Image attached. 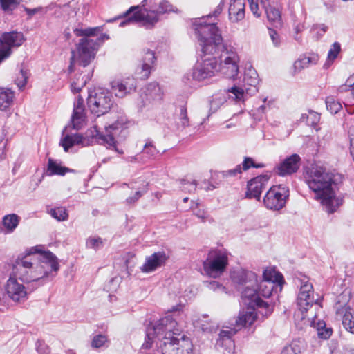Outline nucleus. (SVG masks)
<instances>
[{"label": "nucleus", "instance_id": "nucleus-1", "mask_svg": "<svg viewBox=\"0 0 354 354\" xmlns=\"http://www.w3.org/2000/svg\"><path fill=\"white\" fill-rule=\"evenodd\" d=\"M204 18L194 24V31L204 55H212L221 50L218 71L227 78H235L239 73V57L235 48L223 44L220 30L213 23L207 24Z\"/></svg>", "mask_w": 354, "mask_h": 354}, {"label": "nucleus", "instance_id": "nucleus-2", "mask_svg": "<svg viewBox=\"0 0 354 354\" xmlns=\"http://www.w3.org/2000/svg\"><path fill=\"white\" fill-rule=\"evenodd\" d=\"M59 268L57 258L51 252L41 254L40 259L28 252L19 256L12 265V275L26 283H36L43 286L53 272H57Z\"/></svg>", "mask_w": 354, "mask_h": 354}, {"label": "nucleus", "instance_id": "nucleus-3", "mask_svg": "<svg viewBox=\"0 0 354 354\" xmlns=\"http://www.w3.org/2000/svg\"><path fill=\"white\" fill-rule=\"evenodd\" d=\"M305 178L309 188L315 193V198L320 200L327 212L332 214L342 205L344 197L335 195L332 187L333 175L326 168L312 166L306 171Z\"/></svg>", "mask_w": 354, "mask_h": 354}, {"label": "nucleus", "instance_id": "nucleus-4", "mask_svg": "<svg viewBox=\"0 0 354 354\" xmlns=\"http://www.w3.org/2000/svg\"><path fill=\"white\" fill-rule=\"evenodd\" d=\"M141 6H131L118 18L127 17L120 24L123 27L130 23H140L147 29L153 28L159 21V15L169 12H177L167 0H147Z\"/></svg>", "mask_w": 354, "mask_h": 354}, {"label": "nucleus", "instance_id": "nucleus-5", "mask_svg": "<svg viewBox=\"0 0 354 354\" xmlns=\"http://www.w3.org/2000/svg\"><path fill=\"white\" fill-rule=\"evenodd\" d=\"M177 322L171 315L160 319L153 329V333L158 337H162V342H156L161 349L162 354H180L177 346V338L172 336L175 333Z\"/></svg>", "mask_w": 354, "mask_h": 354}, {"label": "nucleus", "instance_id": "nucleus-6", "mask_svg": "<svg viewBox=\"0 0 354 354\" xmlns=\"http://www.w3.org/2000/svg\"><path fill=\"white\" fill-rule=\"evenodd\" d=\"M108 39L109 35L106 33L101 34L96 39L81 38L76 47L79 64L83 67L88 66L94 59L100 46Z\"/></svg>", "mask_w": 354, "mask_h": 354}, {"label": "nucleus", "instance_id": "nucleus-7", "mask_svg": "<svg viewBox=\"0 0 354 354\" xmlns=\"http://www.w3.org/2000/svg\"><path fill=\"white\" fill-rule=\"evenodd\" d=\"M228 252L222 250H212L203 262V270L206 275L218 278L225 271L229 262Z\"/></svg>", "mask_w": 354, "mask_h": 354}, {"label": "nucleus", "instance_id": "nucleus-8", "mask_svg": "<svg viewBox=\"0 0 354 354\" xmlns=\"http://www.w3.org/2000/svg\"><path fill=\"white\" fill-rule=\"evenodd\" d=\"M124 122L123 120H117L115 122L105 125L104 133L100 131L99 127L95 124L93 127V138L97 140L100 144H106L109 148H113L120 154L123 153L122 150L117 148L116 138L124 129Z\"/></svg>", "mask_w": 354, "mask_h": 354}, {"label": "nucleus", "instance_id": "nucleus-9", "mask_svg": "<svg viewBox=\"0 0 354 354\" xmlns=\"http://www.w3.org/2000/svg\"><path fill=\"white\" fill-rule=\"evenodd\" d=\"M113 104L111 94L109 91L102 89L97 90L94 94H89L87 98L88 109L92 113L95 114L97 117L108 113Z\"/></svg>", "mask_w": 354, "mask_h": 354}, {"label": "nucleus", "instance_id": "nucleus-10", "mask_svg": "<svg viewBox=\"0 0 354 354\" xmlns=\"http://www.w3.org/2000/svg\"><path fill=\"white\" fill-rule=\"evenodd\" d=\"M288 197L289 188L286 185H274L265 195L263 203L268 209L279 211L285 207Z\"/></svg>", "mask_w": 354, "mask_h": 354}, {"label": "nucleus", "instance_id": "nucleus-11", "mask_svg": "<svg viewBox=\"0 0 354 354\" xmlns=\"http://www.w3.org/2000/svg\"><path fill=\"white\" fill-rule=\"evenodd\" d=\"M258 74L255 69L250 68L246 70L244 74V88L234 86L229 88L227 91L232 94V98L237 101H241L244 98L245 91L246 94L250 95H252L258 92Z\"/></svg>", "mask_w": 354, "mask_h": 354}, {"label": "nucleus", "instance_id": "nucleus-12", "mask_svg": "<svg viewBox=\"0 0 354 354\" xmlns=\"http://www.w3.org/2000/svg\"><path fill=\"white\" fill-rule=\"evenodd\" d=\"M257 286L258 279L257 278L255 283H248L245 286L244 289L241 292V298L253 310L255 308H263L265 309L264 313L268 315L272 313V309L267 302L259 297Z\"/></svg>", "mask_w": 354, "mask_h": 354}, {"label": "nucleus", "instance_id": "nucleus-13", "mask_svg": "<svg viewBox=\"0 0 354 354\" xmlns=\"http://www.w3.org/2000/svg\"><path fill=\"white\" fill-rule=\"evenodd\" d=\"M219 71L216 58L211 56L196 64L192 76L194 80L201 81L214 76Z\"/></svg>", "mask_w": 354, "mask_h": 354}, {"label": "nucleus", "instance_id": "nucleus-14", "mask_svg": "<svg viewBox=\"0 0 354 354\" xmlns=\"http://www.w3.org/2000/svg\"><path fill=\"white\" fill-rule=\"evenodd\" d=\"M18 278L11 272L5 285V290L8 297L14 302L24 303L28 299L27 289L23 283L17 281Z\"/></svg>", "mask_w": 354, "mask_h": 354}, {"label": "nucleus", "instance_id": "nucleus-15", "mask_svg": "<svg viewBox=\"0 0 354 354\" xmlns=\"http://www.w3.org/2000/svg\"><path fill=\"white\" fill-rule=\"evenodd\" d=\"M265 167L263 163L256 164L254 160L250 157H245L242 164L236 165L234 169H228L226 171H216L214 176L218 178L228 179L237 177L241 174L243 171H247L251 167L254 168H263Z\"/></svg>", "mask_w": 354, "mask_h": 354}, {"label": "nucleus", "instance_id": "nucleus-16", "mask_svg": "<svg viewBox=\"0 0 354 354\" xmlns=\"http://www.w3.org/2000/svg\"><path fill=\"white\" fill-rule=\"evenodd\" d=\"M313 294V285L308 281L302 282L297 297V305L302 313H306L314 304Z\"/></svg>", "mask_w": 354, "mask_h": 354}, {"label": "nucleus", "instance_id": "nucleus-17", "mask_svg": "<svg viewBox=\"0 0 354 354\" xmlns=\"http://www.w3.org/2000/svg\"><path fill=\"white\" fill-rule=\"evenodd\" d=\"M270 179V176L267 174L259 175L251 179L248 182L246 196L252 198H254L260 201L261 194Z\"/></svg>", "mask_w": 354, "mask_h": 354}, {"label": "nucleus", "instance_id": "nucleus-18", "mask_svg": "<svg viewBox=\"0 0 354 354\" xmlns=\"http://www.w3.org/2000/svg\"><path fill=\"white\" fill-rule=\"evenodd\" d=\"M301 158L298 154L294 153L285 158L281 163L275 167L274 172L281 176L291 175L296 173L300 167Z\"/></svg>", "mask_w": 354, "mask_h": 354}, {"label": "nucleus", "instance_id": "nucleus-19", "mask_svg": "<svg viewBox=\"0 0 354 354\" xmlns=\"http://www.w3.org/2000/svg\"><path fill=\"white\" fill-rule=\"evenodd\" d=\"M136 88V80L132 77H127L111 82L112 91L116 97L120 98H122L135 91Z\"/></svg>", "mask_w": 354, "mask_h": 354}, {"label": "nucleus", "instance_id": "nucleus-20", "mask_svg": "<svg viewBox=\"0 0 354 354\" xmlns=\"http://www.w3.org/2000/svg\"><path fill=\"white\" fill-rule=\"evenodd\" d=\"M169 257L165 251H158L151 255L147 257L145 261L141 266L142 272L149 273L156 270L158 268L164 266Z\"/></svg>", "mask_w": 354, "mask_h": 354}, {"label": "nucleus", "instance_id": "nucleus-21", "mask_svg": "<svg viewBox=\"0 0 354 354\" xmlns=\"http://www.w3.org/2000/svg\"><path fill=\"white\" fill-rule=\"evenodd\" d=\"M156 59V57L153 51L150 50H145L141 64L137 67L136 71L138 78L146 80L149 77L151 70L154 67Z\"/></svg>", "mask_w": 354, "mask_h": 354}, {"label": "nucleus", "instance_id": "nucleus-22", "mask_svg": "<svg viewBox=\"0 0 354 354\" xmlns=\"http://www.w3.org/2000/svg\"><path fill=\"white\" fill-rule=\"evenodd\" d=\"M25 40L24 34L17 31L3 32L0 36V44L12 50L21 46Z\"/></svg>", "mask_w": 354, "mask_h": 354}, {"label": "nucleus", "instance_id": "nucleus-23", "mask_svg": "<svg viewBox=\"0 0 354 354\" xmlns=\"http://www.w3.org/2000/svg\"><path fill=\"white\" fill-rule=\"evenodd\" d=\"M236 330L231 329L230 330H221L219 333V337L216 340V347L218 349L219 348H223L224 354H231L234 353V342L232 339V337L236 333Z\"/></svg>", "mask_w": 354, "mask_h": 354}, {"label": "nucleus", "instance_id": "nucleus-24", "mask_svg": "<svg viewBox=\"0 0 354 354\" xmlns=\"http://www.w3.org/2000/svg\"><path fill=\"white\" fill-rule=\"evenodd\" d=\"M73 128L80 129L86 123V113L84 106V100L79 97L74 104L73 112L71 116Z\"/></svg>", "mask_w": 354, "mask_h": 354}, {"label": "nucleus", "instance_id": "nucleus-25", "mask_svg": "<svg viewBox=\"0 0 354 354\" xmlns=\"http://www.w3.org/2000/svg\"><path fill=\"white\" fill-rule=\"evenodd\" d=\"M336 315L342 318V324L346 330L354 334V312L348 305L337 307Z\"/></svg>", "mask_w": 354, "mask_h": 354}, {"label": "nucleus", "instance_id": "nucleus-26", "mask_svg": "<svg viewBox=\"0 0 354 354\" xmlns=\"http://www.w3.org/2000/svg\"><path fill=\"white\" fill-rule=\"evenodd\" d=\"M60 145L67 152L70 148L75 145H81L82 147L90 145V140L83 137L80 133L67 134L61 140Z\"/></svg>", "mask_w": 354, "mask_h": 354}, {"label": "nucleus", "instance_id": "nucleus-27", "mask_svg": "<svg viewBox=\"0 0 354 354\" xmlns=\"http://www.w3.org/2000/svg\"><path fill=\"white\" fill-rule=\"evenodd\" d=\"M229 17L232 22H238L245 17V2L234 0L229 7Z\"/></svg>", "mask_w": 354, "mask_h": 354}, {"label": "nucleus", "instance_id": "nucleus-28", "mask_svg": "<svg viewBox=\"0 0 354 354\" xmlns=\"http://www.w3.org/2000/svg\"><path fill=\"white\" fill-rule=\"evenodd\" d=\"M257 274L252 271L244 270L234 272L232 278L234 283L246 286L248 283H255L257 282Z\"/></svg>", "mask_w": 354, "mask_h": 354}, {"label": "nucleus", "instance_id": "nucleus-29", "mask_svg": "<svg viewBox=\"0 0 354 354\" xmlns=\"http://www.w3.org/2000/svg\"><path fill=\"white\" fill-rule=\"evenodd\" d=\"M21 218L16 214L4 216L1 225L4 227L5 234H10L15 231L20 222Z\"/></svg>", "mask_w": 354, "mask_h": 354}, {"label": "nucleus", "instance_id": "nucleus-30", "mask_svg": "<svg viewBox=\"0 0 354 354\" xmlns=\"http://www.w3.org/2000/svg\"><path fill=\"white\" fill-rule=\"evenodd\" d=\"M71 171H72L71 169L62 166L60 163H58L53 158H48L46 170L48 176H64L66 173Z\"/></svg>", "mask_w": 354, "mask_h": 354}, {"label": "nucleus", "instance_id": "nucleus-31", "mask_svg": "<svg viewBox=\"0 0 354 354\" xmlns=\"http://www.w3.org/2000/svg\"><path fill=\"white\" fill-rule=\"evenodd\" d=\"M262 281L274 283V284L279 286L280 290L282 289V286L284 283L282 274L272 269H266L264 270Z\"/></svg>", "mask_w": 354, "mask_h": 354}, {"label": "nucleus", "instance_id": "nucleus-32", "mask_svg": "<svg viewBox=\"0 0 354 354\" xmlns=\"http://www.w3.org/2000/svg\"><path fill=\"white\" fill-rule=\"evenodd\" d=\"M256 317V314L253 310L241 311L236 320V326L238 327L250 326L255 321Z\"/></svg>", "mask_w": 354, "mask_h": 354}, {"label": "nucleus", "instance_id": "nucleus-33", "mask_svg": "<svg viewBox=\"0 0 354 354\" xmlns=\"http://www.w3.org/2000/svg\"><path fill=\"white\" fill-rule=\"evenodd\" d=\"M15 93L10 89L0 88V111H6L12 104Z\"/></svg>", "mask_w": 354, "mask_h": 354}, {"label": "nucleus", "instance_id": "nucleus-34", "mask_svg": "<svg viewBox=\"0 0 354 354\" xmlns=\"http://www.w3.org/2000/svg\"><path fill=\"white\" fill-rule=\"evenodd\" d=\"M318 56L316 55H313L312 57L303 55L295 62L293 67L296 72H299L308 67L310 64H316Z\"/></svg>", "mask_w": 354, "mask_h": 354}, {"label": "nucleus", "instance_id": "nucleus-35", "mask_svg": "<svg viewBox=\"0 0 354 354\" xmlns=\"http://www.w3.org/2000/svg\"><path fill=\"white\" fill-rule=\"evenodd\" d=\"M304 343L300 339H294L286 345L281 350V354H301Z\"/></svg>", "mask_w": 354, "mask_h": 354}, {"label": "nucleus", "instance_id": "nucleus-36", "mask_svg": "<svg viewBox=\"0 0 354 354\" xmlns=\"http://www.w3.org/2000/svg\"><path fill=\"white\" fill-rule=\"evenodd\" d=\"M177 346L178 347V353L180 354H191L192 352V342L189 337L185 335L180 338H177Z\"/></svg>", "mask_w": 354, "mask_h": 354}, {"label": "nucleus", "instance_id": "nucleus-37", "mask_svg": "<svg viewBox=\"0 0 354 354\" xmlns=\"http://www.w3.org/2000/svg\"><path fill=\"white\" fill-rule=\"evenodd\" d=\"M320 120V115L312 110L308 111V113H304L300 118L301 122L315 128Z\"/></svg>", "mask_w": 354, "mask_h": 354}, {"label": "nucleus", "instance_id": "nucleus-38", "mask_svg": "<svg viewBox=\"0 0 354 354\" xmlns=\"http://www.w3.org/2000/svg\"><path fill=\"white\" fill-rule=\"evenodd\" d=\"M104 30L103 26H96L93 28H76L74 30L75 34L77 37H83L89 38L91 36H95L99 32H102Z\"/></svg>", "mask_w": 354, "mask_h": 354}, {"label": "nucleus", "instance_id": "nucleus-39", "mask_svg": "<svg viewBox=\"0 0 354 354\" xmlns=\"http://www.w3.org/2000/svg\"><path fill=\"white\" fill-rule=\"evenodd\" d=\"M276 286V284L271 281L261 280L259 283H258L257 289L259 294L266 298H268L272 295L273 289Z\"/></svg>", "mask_w": 354, "mask_h": 354}, {"label": "nucleus", "instance_id": "nucleus-40", "mask_svg": "<svg viewBox=\"0 0 354 354\" xmlns=\"http://www.w3.org/2000/svg\"><path fill=\"white\" fill-rule=\"evenodd\" d=\"M109 344V340L106 335L98 334L93 337L91 342V346L94 348H100L102 347H108Z\"/></svg>", "mask_w": 354, "mask_h": 354}, {"label": "nucleus", "instance_id": "nucleus-41", "mask_svg": "<svg viewBox=\"0 0 354 354\" xmlns=\"http://www.w3.org/2000/svg\"><path fill=\"white\" fill-rule=\"evenodd\" d=\"M153 328L154 325L152 327H149L147 328L145 342L142 346V349L145 350L151 348L156 339L162 342V337H158L156 334L153 333Z\"/></svg>", "mask_w": 354, "mask_h": 354}, {"label": "nucleus", "instance_id": "nucleus-42", "mask_svg": "<svg viewBox=\"0 0 354 354\" xmlns=\"http://www.w3.org/2000/svg\"><path fill=\"white\" fill-rule=\"evenodd\" d=\"M29 75L30 73L28 70L24 69L22 67L20 68L15 80V84L20 90H22L26 86Z\"/></svg>", "mask_w": 354, "mask_h": 354}, {"label": "nucleus", "instance_id": "nucleus-43", "mask_svg": "<svg viewBox=\"0 0 354 354\" xmlns=\"http://www.w3.org/2000/svg\"><path fill=\"white\" fill-rule=\"evenodd\" d=\"M250 8L256 17H260L261 15V9L266 8V5L268 4V0H248Z\"/></svg>", "mask_w": 354, "mask_h": 354}, {"label": "nucleus", "instance_id": "nucleus-44", "mask_svg": "<svg viewBox=\"0 0 354 354\" xmlns=\"http://www.w3.org/2000/svg\"><path fill=\"white\" fill-rule=\"evenodd\" d=\"M264 10L266 13L268 19L271 22H279L281 19V14L278 9L274 7L266 5V8H262L261 12Z\"/></svg>", "mask_w": 354, "mask_h": 354}, {"label": "nucleus", "instance_id": "nucleus-45", "mask_svg": "<svg viewBox=\"0 0 354 354\" xmlns=\"http://www.w3.org/2000/svg\"><path fill=\"white\" fill-rule=\"evenodd\" d=\"M49 214L52 217L57 219L59 221H64L68 219V214L66 209L63 207H58L50 209Z\"/></svg>", "mask_w": 354, "mask_h": 354}, {"label": "nucleus", "instance_id": "nucleus-46", "mask_svg": "<svg viewBox=\"0 0 354 354\" xmlns=\"http://www.w3.org/2000/svg\"><path fill=\"white\" fill-rule=\"evenodd\" d=\"M341 51V45L339 42H335L330 47L327 56L326 64H330L338 56Z\"/></svg>", "mask_w": 354, "mask_h": 354}, {"label": "nucleus", "instance_id": "nucleus-47", "mask_svg": "<svg viewBox=\"0 0 354 354\" xmlns=\"http://www.w3.org/2000/svg\"><path fill=\"white\" fill-rule=\"evenodd\" d=\"M327 109L333 114L338 113L342 108L339 102L332 97H328L326 100Z\"/></svg>", "mask_w": 354, "mask_h": 354}, {"label": "nucleus", "instance_id": "nucleus-48", "mask_svg": "<svg viewBox=\"0 0 354 354\" xmlns=\"http://www.w3.org/2000/svg\"><path fill=\"white\" fill-rule=\"evenodd\" d=\"M86 245L88 248L97 250L103 247L104 243L100 237H88L86 240Z\"/></svg>", "mask_w": 354, "mask_h": 354}, {"label": "nucleus", "instance_id": "nucleus-49", "mask_svg": "<svg viewBox=\"0 0 354 354\" xmlns=\"http://www.w3.org/2000/svg\"><path fill=\"white\" fill-rule=\"evenodd\" d=\"M191 209L193 214L198 217L201 222H205L208 220L209 216L207 213L204 209L199 208V203H196L192 205Z\"/></svg>", "mask_w": 354, "mask_h": 354}, {"label": "nucleus", "instance_id": "nucleus-50", "mask_svg": "<svg viewBox=\"0 0 354 354\" xmlns=\"http://www.w3.org/2000/svg\"><path fill=\"white\" fill-rule=\"evenodd\" d=\"M142 153L147 154L149 158H154L159 151L153 145V142L149 140L145 143Z\"/></svg>", "mask_w": 354, "mask_h": 354}, {"label": "nucleus", "instance_id": "nucleus-51", "mask_svg": "<svg viewBox=\"0 0 354 354\" xmlns=\"http://www.w3.org/2000/svg\"><path fill=\"white\" fill-rule=\"evenodd\" d=\"M17 0H0V6L3 11H12L17 6Z\"/></svg>", "mask_w": 354, "mask_h": 354}, {"label": "nucleus", "instance_id": "nucleus-52", "mask_svg": "<svg viewBox=\"0 0 354 354\" xmlns=\"http://www.w3.org/2000/svg\"><path fill=\"white\" fill-rule=\"evenodd\" d=\"M223 1H221L220 3L216 6V8L214 9V12L212 14H209L208 15H207L206 17H203V18H204V21L207 23V24H209V22H207V19H209L212 17H217L222 12L223 10ZM202 19V17L201 18H198V19H196L194 20V21L193 22L192 24V26H193V28L194 29V24L196 22V21L198 20V19ZM213 24H216L214 22H212ZM216 26V25H215Z\"/></svg>", "mask_w": 354, "mask_h": 354}, {"label": "nucleus", "instance_id": "nucleus-53", "mask_svg": "<svg viewBox=\"0 0 354 354\" xmlns=\"http://www.w3.org/2000/svg\"><path fill=\"white\" fill-rule=\"evenodd\" d=\"M179 120L182 127H186L189 126V118L187 117V107L185 105H181L179 107Z\"/></svg>", "mask_w": 354, "mask_h": 354}, {"label": "nucleus", "instance_id": "nucleus-54", "mask_svg": "<svg viewBox=\"0 0 354 354\" xmlns=\"http://www.w3.org/2000/svg\"><path fill=\"white\" fill-rule=\"evenodd\" d=\"M181 188L185 192H192L196 190V181L193 180L192 182H189L187 180H181Z\"/></svg>", "mask_w": 354, "mask_h": 354}, {"label": "nucleus", "instance_id": "nucleus-55", "mask_svg": "<svg viewBox=\"0 0 354 354\" xmlns=\"http://www.w3.org/2000/svg\"><path fill=\"white\" fill-rule=\"evenodd\" d=\"M354 81V74L348 77L345 84L341 85L338 88V92L344 93V92H351V88L353 86V82Z\"/></svg>", "mask_w": 354, "mask_h": 354}, {"label": "nucleus", "instance_id": "nucleus-56", "mask_svg": "<svg viewBox=\"0 0 354 354\" xmlns=\"http://www.w3.org/2000/svg\"><path fill=\"white\" fill-rule=\"evenodd\" d=\"M12 50L0 44V64L10 57Z\"/></svg>", "mask_w": 354, "mask_h": 354}, {"label": "nucleus", "instance_id": "nucleus-57", "mask_svg": "<svg viewBox=\"0 0 354 354\" xmlns=\"http://www.w3.org/2000/svg\"><path fill=\"white\" fill-rule=\"evenodd\" d=\"M36 346L37 351L40 354H49L50 353L49 346L43 342L38 341Z\"/></svg>", "mask_w": 354, "mask_h": 354}, {"label": "nucleus", "instance_id": "nucleus-58", "mask_svg": "<svg viewBox=\"0 0 354 354\" xmlns=\"http://www.w3.org/2000/svg\"><path fill=\"white\" fill-rule=\"evenodd\" d=\"M333 330L330 328H319L317 335L318 336L324 339H328L332 335Z\"/></svg>", "mask_w": 354, "mask_h": 354}, {"label": "nucleus", "instance_id": "nucleus-59", "mask_svg": "<svg viewBox=\"0 0 354 354\" xmlns=\"http://www.w3.org/2000/svg\"><path fill=\"white\" fill-rule=\"evenodd\" d=\"M146 192V191L141 192V191H137L135 192L133 196H129L126 199V202L128 204H133L136 203Z\"/></svg>", "mask_w": 354, "mask_h": 354}, {"label": "nucleus", "instance_id": "nucleus-60", "mask_svg": "<svg viewBox=\"0 0 354 354\" xmlns=\"http://www.w3.org/2000/svg\"><path fill=\"white\" fill-rule=\"evenodd\" d=\"M328 30V26L325 24H316L313 27V30L316 31L319 36H322Z\"/></svg>", "mask_w": 354, "mask_h": 354}, {"label": "nucleus", "instance_id": "nucleus-61", "mask_svg": "<svg viewBox=\"0 0 354 354\" xmlns=\"http://www.w3.org/2000/svg\"><path fill=\"white\" fill-rule=\"evenodd\" d=\"M24 10L28 16V18L30 19L32 17L37 13L41 12L43 11L42 7H37L35 8H28L27 7H24Z\"/></svg>", "mask_w": 354, "mask_h": 354}, {"label": "nucleus", "instance_id": "nucleus-62", "mask_svg": "<svg viewBox=\"0 0 354 354\" xmlns=\"http://www.w3.org/2000/svg\"><path fill=\"white\" fill-rule=\"evenodd\" d=\"M269 34L274 44L277 46L279 44V37L277 32L273 29H269Z\"/></svg>", "mask_w": 354, "mask_h": 354}, {"label": "nucleus", "instance_id": "nucleus-63", "mask_svg": "<svg viewBox=\"0 0 354 354\" xmlns=\"http://www.w3.org/2000/svg\"><path fill=\"white\" fill-rule=\"evenodd\" d=\"M85 82H83L80 84V85H77V84L75 82L71 83V91L73 93H79L82 88L84 86Z\"/></svg>", "mask_w": 354, "mask_h": 354}, {"label": "nucleus", "instance_id": "nucleus-64", "mask_svg": "<svg viewBox=\"0 0 354 354\" xmlns=\"http://www.w3.org/2000/svg\"><path fill=\"white\" fill-rule=\"evenodd\" d=\"M147 90L154 91V94H159L160 92V88L159 87V85L155 82L149 84L147 87Z\"/></svg>", "mask_w": 354, "mask_h": 354}]
</instances>
